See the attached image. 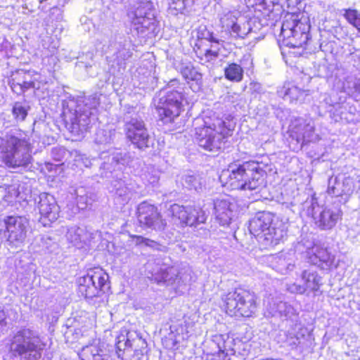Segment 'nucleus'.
I'll return each instance as SVG.
<instances>
[{
	"label": "nucleus",
	"instance_id": "f8f14e48",
	"mask_svg": "<svg viewBox=\"0 0 360 360\" xmlns=\"http://www.w3.org/2000/svg\"><path fill=\"white\" fill-rule=\"evenodd\" d=\"M109 276L103 269L96 267L77 280L78 292L86 299L100 297L109 288Z\"/></svg>",
	"mask_w": 360,
	"mask_h": 360
},
{
	"label": "nucleus",
	"instance_id": "ddd939ff",
	"mask_svg": "<svg viewBox=\"0 0 360 360\" xmlns=\"http://www.w3.org/2000/svg\"><path fill=\"white\" fill-rule=\"evenodd\" d=\"M1 231L11 247H20L25 241L30 221L24 216L6 217L1 224Z\"/></svg>",
	"mask_w": 360,
	"mask_h": 360
},
{
	"label": "nucleus",
	"instance_id": "423d86ee",
	"mask_svg": "<svg viewBox=\"0 0 360 360\" xmlns=\"http://www.w3.org/2000/svg\"><path fill=\"white\" fill-rule=\"evenodd\" d=\"M46 344L38 330L22 328L11 340L10 352L14 357L21 360H39Z\"/></svg>",
	"mask_w": 360,
	"mask_h": 360
},
{
	"label": "nucleus",
	"instance_id": "aec40b11",
	"mask_svg": "<svg viewBox=\"0 0 360 360\" xmlns=\"http://www.w3.org/2000/svg\"><path fill=\"white\" fill-rule=\"evenodd\" d=\"M137 218L140 224L156 231L165 229L167 223L162 218L158 208L146 202H143L137 207Z\"/></svg>",
	"mask_w": 360,
	"mask_h": 360
},
{
	"label": "nucleus",
	"instance_id": "f03ea898",
	"mask_svg": "<svg viewBox=\"0 0 360 360\" xmlns=\"http://www.w3.org/2000/svg\"><path fill=\"white\" fill-rule=\"evenodd\" d=\"M195 139L200 147L209 151H218L234 124L209 112L194 120Z\"/></svg>",
	"mask_w": 360,
	"mask_h": 360
},
{
	"label": "nucleus",
	"instance_id": "cd10ccee",
	"mask_svg": "<svg viewBox=\"0 0 360 360\" xmlns=\"http://www.w3.org/2000/svg\"><path fill=\"white\" fill-rule=\"evenodd\" d=\"M334 87L355 98L360 96V79L354 75H345L342 77H336Z\"/></svg>",
	"mask_w": 360,
	"mask_h": 360
},
{
	"label": "nucleus",
	"instance_id": "412c9836",
	"mask_svg": "<svg viewBox=\"0 0 360 360\" xmlns=\"http://www.w3.org/2000/svg\"><path fill=\"white\" fill-rule=\"evenodd\" d=\"M37 205L40 214L39 222L44 226H50L58 219L60 209L53 195L47 193H41Z\"/></svg>",
	"mask_w": 360,
	"mask_h": 360
},
{
	"label": "nucleus",
	"instance_id": "c9c22d12",
	"mask_svg": "<svg viewBox=\"0 0 360 360\" xmlns=\"http://www.w3.org/2000/svg\"><path fill=\"white\" fill-rule=\"evenodd\" d=\"M213 342L216 343L218 350L226 355L235 353V340L227 335H216L213 337Z\"/></svg>",
	"mask_w": 360,
	"mask_h": 360
},
{
	"label": "nucleus",
	"instance_id": "603ef678",
	"mask_svg": "<svg viewBox=\"0 0 360 360\" xmlns=\"http://www.w3.org/2000/svg\"><path fill=\"white\" fill-rule=\"evenodd\" d=\"M323 102L330 107L340 106V103L337 101V99L332 95H325Z\"/></svg>",
	"mask_w": 360,
	"mask_h": 360
},
{
	"label": "nucleus",
	"instance_id": "13d9d810",
	"mask_svg": "<svg viewBox=\"0 0 360 360\" xmlns=\"http://www.w3.org/2000/svg\"><path fill=\"white\" fill-rule=\"evenodd\" d=\"M124 346L125 347H127V346H131V344H130V341L129 340V338H127V340L125 341V342L124 343Z\"/></svg>",
	"mask_w": 360,
	"mask_h": 360
},
{
	"label": "nucleus",
	"instance_id": "a18cd8bd",
	"mask_svg": "<svg viewBox=\"0 0 360 360\" xmlns=\"http://www.w3.org/2000/svg\"><path fill=\"white\" fill-rule=\"evenodd\" d=\"M134 242L136 245H144L147 247H150L154 250H157L159 251H165L166 247L162 245L157 242L152 240L150 239L144 238L143 236H136L134 237Z\"/></svg>",
	"mask_w": 360,
	"mask_h": 360
},
{
	"label": "nucleus",
	"instance_id": "8fccbe9b",
	"mask_svg": "<svg viewBox=\"0 0 360 360\" xmlns=\"http://www.w3.org/2000/svg\"><path fill=\"white\" fill-rule=\"evenodd\" d=\"M65 154V150L62 148H54L51 150V156L57 162L61 161Z\"/></svg>",
	"mask_w": 360,
	"mask_h": 360
},
{
	"label": "nucleus",
	"instance_id": "ea45409f",
	"mask_svg": "<svg viewBox=\"0 0 360 360\" xmlns=\"http://www.w3.org/2000/svg\"><path fill=\"white\" fill-rule=\"evenodd\" d=\"M115 136V129H100L96 131L95 141L98 144H108L113 141Z\"/></svg>",
	"mask_w": 360,
	"mask_h": 360
},
{
	"label": "nucleus",
	"instance_id": "4be33fe9",
	"mask_svg": "<svg viewBox=\"0 0 360 360\" xmlns=\"http://www.w3.org/2000/svg\"><path fill=\"white\" fill-rule=\"evenodd\" d=\"M237 204L229 196H222L214 200V214L216 221L223 226H228L237 214Z\"/></svg>",
	"mask_w": 360,
	"mask_h": 360
},
{
	"label": "nucleus",
	"instance_id": "c03bdc74",
	"mask_svg": "<svg viewBox=\"0 0 360 360\" xmlns=\"http://www.w3.org/2000/svg\"><path fill=\"white\" fill-rule=\"evenodd\" d=\"M183 186L188 189L198 191L201 188V182L198 176L193 174L185 175L183 179Z\"/></svg>",
	"mask_w": 360,
	"mask_h": 360
},
{
	"label": "nucleus",
	"instance_id": "de8ad7c7",
	"mask_svg": "<svg viewBox=\"0 0 360 360\" xmlns=\"http://www.w3.org/2000/svg\"><path fill=\"white\" fill-rule=\"evenodd\" d=\"M169 9L171 12L176 15L178 13H182L186 8V1L187 0H169Z\"/></svg>",
	"mask_w": 360,
	"mask_h": 360
},
{
	"label": "nucleus",
	"instance_id": "72a5a7b5",
	"mask_svg": "<svg viewBox=\"0 0 360 360\" xmlns=\"http://www.w3.org/2000/svg\"><path fill=\"white\" fill-rule=\"evenodd\" d=\"M130 41L124 40L116 44V52L113 55V61L116 63L119 68L124 69L126 61L132 56Z\"/></svg>",
	"mask_w": 360,
	"mask_h": 360
},
{
	"label": "nucleus",
	"instance_id": "6e6d98bb",
	"mask_svg": "<svg viewBox=\"0 0 360 360\" xmlns=\"http://www.w3.org/2000/svg\"><path fill=\"white\" fill-rule=\"evenodd\" d=\"M250 88L255 91L260 92L262 91L261 84L257 82L250 83Z\"/></svg>",
	"mask_w": 360,
	"mask_h": 360
},
{
	"label": "nucleus",
	"instance_id": "7ed1b4c3",
	"mask_svg": "<svg viewBox=\"0 0 360 360\" xmlns=\"http://www.w3.org/2000/svg\"><path fill=\"white\" fill-rule=\"evenodd\" d=\"M264 174L261 163L248 161L239 165H230L222 171L219 179L225 186L232 190L253 191L263 184Z\"/></svg>",
	"mask_w": 360,
	"mask_h": 360
},
{
	"label": "nucleus",
	"instance_id": "a211bd4d",
	"mask_svg": "<svg viewBox=\"0 0 360 360\" xmlns=\"http://www.w3.org/2000/svg\"><path fill=\"white\" fill-rule=\"evenodd\" d=\"M87 337L85 340V336L82 335L81 340L83 346L79 355L82 360H111L105 342L96 338L94 330H89Z\"/></svg>",
	"mask_w": 360,
	"mask_h": 360
},
{
	"label": "nucleus",
	"instance_id": "864d4df0",
	"mask_svg": "<svg viewBox=\"0 0 360 360\" xmlns=\"http://www.w3.org/2000/svg\"><path fill=\"white\" fill-rule=\"evenodd\" d=\"M86 57L89 58L90 59L89 61H87V62H83V61H79L78 63H77V66L79 68H87L89 67H91L94 64V62H93V53H88L86 54Z\"/></svg>",
	"mask_w": 360,
	"mask_h": 360
},
{
	"label": "nucleus",
	"instance_id": "49530a36",
	"mask_svg": "<svg viewBox=\"0 0 360 360\" xmlns=\"http://www.w3.org/2000/svg\"><path fill=\"white\" fill-rule=\"evenodd\" d=\"M143 179L153 186L158 184L160 179V172L154 167L148 168L143 174Z\"/></svg>",
	"mask_w": 360,
	"mask_h": 360
},
{
	"label": "nucleus",
	"instance_id": "dca6fc26",
	"mask_svg": "<svg viewBox=\"0 0 360 360\" xmlns=\"http://www.w3.org/2000/svg\"><path fill=\"white\" fill-rule=\"evenodd\" d=\"M316 209H319V205L311 202L307 210V214L314 218L316 224L321 229H331L342 218V211L338 205H326L321 207V211L316 215Z\"/></svg>",
	"mask_w": 360,
	"mask_h": 360
},
{
	"label": "nucleus",
	"instance_id": "20e7f679",
	"mask_svg": "<svg viewBox=\"0 0 360 360\" xmlns=\"http://www.w3.org/2000/svg\"><path fill=\"white\" fill-rule=\"evenodd\" d=\"M32 148L26 135L10 134L0 139L1 160L8 168L29 167L33 161Z\"/></svg>",
	"mask_w": 360,
	"mask_h": 360
},
{
	"label": "nucleus",
	"instance_id": "a19ab883",
	"mask_svg": "<svg viewBox=\"0 0 360 360\" xmlns=\"http://www.w3.org/2000/svg\"><path fill=\"white\" fill-rule=\"evenodd\" d=\"M30 107L26 103L16 102L14 103L12 109L13 115L16 122H22L27 115Z\"/></svg>",
	"mask_w": 360,
	"mask_h": 360
},
{
	"label": "nucleus",
	"instance_id": "f257e3e1",
	"mask_svg": "<svg viewBox=\"0 0 360 360\" xmlns=\"http://www.w3.org/2000/svg\"><path fill=\"white\" fill-rule=\"evenodd\" d=\"M98 105L97 94L70 100L66 105L64 103L63 116L67 129L75 135L86 132L98 120Z\"/></svg>",
	"mask_w": 360,
	"mask_h": 360
},
{
	"label": "nucleus",
	"instance_id": "37998d69",
	"mask_svg": "<svg viewBox=\"0 0 360 360\" xmlns=\"http://www.w3.org/2000/svg\"><path fill=\"white\" fill-rule=\"evenodd\" d=\"M71 155L73 158L74 165L76 167L82 169L83 167H90L92 165L91 160L84 154L80 153L77 150L72 151Z\"/></svg>",
	"mask_w": 360,
	"mask_h": 360
},
{
	"label": "nucleus",
	"instance_id": "9d476101",
	"mask_svg": "<svg viewBox=\"0 0 360 360\" xmlns=\"http://www.w3.org/2000/svg\"><path fill=\"white\" fill-rule=\"evenodd\" d=\"M226 312L230 316H251L256 311V297L244 289H236L223 297Z\"/></svg>",
	"mask_w": 360,
	"mask_h": 360
},
{
	"label": "nucleus",
	"instance_id": "e433bc0d",
	"mask_svg": "<svg viewBox=\"0 0 360 360\" xmlns=\"http://www.w3.org/2000/svg\"><path fill=\"white\" fill-rule=\"evenodd\" d=\"M203 29L205 33L202 34V37L215 44V45H212L210 49H207L204 54L205 61L211 62L216 60L219 56V40L214 37L212 32L207 31L205 27H204Z\"/></svg>",
	"mask_w": 360,
	"mask_h": 360
},
{
	"label": "nucleus",
	"instance_id": "5fc2aeb1",
	"mask_svg": "<svg viewBox=\"0 0 360 360\" xmlns=\"http://www.w3.org/2000/svg\"><path fill=\"white\" fill-rule=\"evenodd\" d=\"M8 193L11 194V198H15L20 194L15 186H11L8 188Z\"/></svg>",
	"mask_w": 360,
	"mask_h": 360
},
{
	"label": "nucleus",
	"instance_id": "f704fd0d",
	"mask_svg": "<svg viewBox=\"0 0 360 360\" xmlns=\"http://www.w3.org/2000/svg\"><path fill=\"white\" fill-rule=\"evenodd\" d=\"M280 96L290 102L294 101H302L306 95L305 91L293 85L292 84H285L278 91Z\"/></svg>",
	"mask_w": 360,
	"mask_h": 360
},
{
	"label": "nucleus",
	"instance_id": "58836bf2",
	"mask_svg": "<svg viewBox=\"0 0 360 360\" xmlns=\"http://www.w3.org/2000/svg\"><path fill=\"white\" fill-rule=\"evenodd\" d=\"M77 206L72 210V213H77L79 210L85 209L88 205L91 204V198L87 195L86 191L83 188H79L75 191Z\"/></svg>",
	"mask_w": 360,
	"mask_h": 360
},
{
	"label": "nucleus",
	"instance_id": "f3484780",
	"mask_svg": "<svg viewBox=\"0 0 360 360\" xmlns=\"http://www.w3.org/2000/svg\"><path fill=\"white\" fill-rule=\"evenodd\" d=\"M169 212L174 222L181 225L196 226L204 224L207 219L205 212L202 209L192 205L174 204L170 206Z\"/></svg>",
	"mask_w": 360,
	"mask_h": 360
},
{
	"label": "nucleus",
	"instance_id": "bf43d9fd",
	"mask_svg": "<svg viewBox=\"0 0 360 360\" xmlns=\"http://www.w3.org/2000/svg\"><path fill=\"white\" fill-rule=\"evenodd\" d=\"M51 166H52V165H51V164H49V163H47V164L46 165V169H49V170H51V167H51Z\"/></svg>",
	"mask_w": 360,
	"mask_h": 360
},
{
	"label": "nucleus",
	"instance_id": "680f3d73",
	"mask_svg": "<svg viewBox=\"0 0 360 360\" xmlns=\"http://www.w3.org/2000/svg\"><path fill=\"white\" fill-rule=\"evenodd\" d=\"M357 31H358V33H359V35H360V29H358V30H357Z\"/></svg>",
	"mask_w": 360,
	"mask_h": 360
},
{
	"label": "nucleus",
	"instance_id": "4c0bfd02",
	"mask_svg": "<svg viewBox=\"0 0 360 360\" xmlns=\"http://www.w3.org/2000/svg\"><path fill=\"white\" fill-rule=\"evenodd\" d=\"M225 77L231 82H239L243 77V70L237 63H231L224 70Z\"/></svg>",
	"mask_w": 360,
	"mask_h": 360
},
{
	"label": "nucleus",
	"instance_id": "bb28decb",
	"mask_svg": "<svg viewBox=\"0 0 360 360\" xmlns=\"http://www.w3.org/2000/svg\"><path fill=\"white\" fill-rule=\"evenodd\" d=\"M295 257V251L289 250L276 255H269L268 257V262L274 269L281 274H286L294 269Z\"/></svg>",
	"mask_w": 360,
	"mask_h": 360
},
{
	"label": "nucleus",
	"instance_id": "9b49d317",
	"mask_svg": "<svg viewBox=\"0 0 360 360\" xmlns=\"http://www.w3.org/2000/svg\"><path fill=\"white\" fill-rule=\"evenodd\" d=\"M218 16L221 33L230 39H245L252 31L249 21L238 11L224 8Z\"/></svg>",
	"mask_w": 360,
	"mask_h": 360
},
{
	"label": "nucleus",
	"instance_id": "3c124183",
	"mask_svg": "<svg viewBox=\"0 0 360 360\" xmlns=\"http://www.w3.org/2000/svg\"><path fill=\"white\" fill-rule=\"evenodd\" d=\"M7 330L6 314L4 309H0V335Z\"/></svg>",
	"mask_w": 360,
	"mask_h": 360
},
{
	"label": "nucleus",
	"instance_id": "5701e85b",
	"mask_svg": "<svg viewBox=\"0 0 360 360\" xmlns=\"http://www.w3.org/2000/svg\"><path fill=\"white\" fill-rule=\"evenodd\" d=\"M100 158L104 160L101 169L104 172H101L103 177H108V174H112L120 165H129L131 158L129 153H123L118 150L110 149L108 152L103 151L100 155Z\"/></svg>",
	"mask_w": 360,
	"mask_h": 360
},
{
	"label": "nucleus",
	"instance_id": "c85d7f7f",
	"mask_svg": "<svg viewBox=\"0 0 360 360\" xmlns=\"http://www.w3.org/2000/svg\"><path fill=\"white\" fill-rule=\"evenodd\" d=\"M296 122L294 132L297 134L298 142L301 141L302 144L318 139V136L314 134V123L312 120L300 118Z\"/></svg>",
	"mask_w": 360,
	"mask_h": 360
},
{
	"label": "nucleus",
	"instance_id": "0eeeda50",
	"mask_svg": "<svg viewBox=\"0 0 360 360\" xmlns=\"http://www.w3.org/2000/svg\"><path fill=\"white\" fill-rule=\"evenodd\" d=\"M309 18L304 13L288 14L282 24L279 41L282 46L302 47L309 39Z\"/></svg>",
	"mask_w": 360,
	"mask_h": 360
},
{
	"label": "nucleus",
	"instance_id": "473e14b6",
	"mask_svg": "<svg viewBox=\"0 0 360 360\" xmlns=\"http://www.w3.org/2000/svg\"><path fill=\"white\" fill-rule=\"evenodd\" d=\"M112 185L115 194L122 199L123 202H128L137 192L136 188L138 187L136 184L131 182L126 183L125 181L122 179L112 181Z\"/></svg>",
	"mask_w": 360,
	"mask_h": 360
},
{
	"label": "nucleus",
	"instance_id": "1a4fd4ad",
	"mask_svg": "<svg viewBox=\"0 0 360 360\" xmlns=\"http://www.w3.org/2000/svg\"><path fill=\"white\" fill-rule=\"evenodd\" d=\"M158 106V115L165 123L172 122L179 115L184 102L189 103L184 96V86L176 79L171 80Z\"/></svg>",
	"mask_w": 360,
	"mask_h": 360
},
{
	"label": "nucleus",
	"instance_id": "2eb2a0df",
	"mask_svg": "<svg viewBox=\"0 0 360 360\" xmlns=\"http://www.w3.org/2000/svg\"><path fill=\"white\" fill-rule=\"evenodd\" d=\"M45 83V78L39 72L24 70H19L13 73L9 81L12 91L18 95L31 89H39Z\"/></svg>",
	"mask_w": 360,
	"mask_h": 360
},
{
	"label": "nucleus",
	"instance_id": "a878e982",
	"mask_svg": "<svg viewBox=\"0 0 360 360\" xmlns=\"http://www.w3.org/2000/svg\"><path fill=\"white\" fill-rule=\"evenodd\" d=\"M308 262L323 270H329L335 265V256L318 245H314L307 251Z\"/></svg>",
	"mask_w": 360,
	"mask_h": 360
},
{
	"label": "nucleus",
	"instance_id": "b1692460",
	"mask_svg": "<svg viewBox=\"0 0 360 360\" xmlns=\"http://www.w3.org/2000/svg\"><path fill=\"white\" fill-rule=\"evenodd\" d=\"M301 278L302 285L290 284L288 285V290L292 293L303 294L307 291L316 292L321 285V277L312 269L304 270Z\"/></svg>",
	"mask_w": 360,
	"mask_h": 360
},
{
	"label": "nucleus",
	"instance_id": "4468645a",
	"mask_svg": "<svg viewBox=\"0 0 360 360\" xmlns=\"http://www.w3.org/2000/svg\"><path fill=\"white\" fill-rule=\"evenodd\" d=\"M192 279V270L189 266L160 267L151 275V280L157 283H162L175 288L189 284Z\"/></svg>",
	"mask_w": 360,
	"mask_h": 360
},
{
	"label": "nucleus",
	"instance_id": "4d7b16f0",
	"mask_svg": "<svg viewBox=\"0 0 360 360\" xmlns=\"http://www.w3.org/2000/svg\"><path fill=\"white\" fill-rule=\"evenodd\" d=\"M122 338H123L122 341H124V336H122ZM120 338H121V337H119V341H118V342H117V348H118L120 350L122 349V340H121Z\"/></svg>",
	"mask_w": 360,
	"mask_h": 360
},
{
	"label": "nucleus",
	"instance_id": "052dcab7",
	"mask_svg": "<svg viewBox=\"0 0 360 360\" xmlns=\"http://www.w3.org/2000/svg\"><path fill=\"white\" fill-rule=\"evenodd\" d=\"M188 330H186V335H183V337H182V339H183V340H184V339H187V338H188V335H187V334H188Z\"/></svg>",
	"mask_w": 360,
	"mask_h": 360
},
{
	"label": "nucleus",
	"instance_id": "79ce46f5",
	"mask_svg": "<svg viewBox=\"0 0 360 360\" xmlns=\"http://www.w3.org/2000/svg\"><path fill=\"white\" fill-rule=\"evenodd\" d=\"M343 16L348 23L356 30L360 29V12L359 11L353 8L345 9Z\"/></svg>",
	"mask_w": 360,
	"mask_h": 360
},
{
	"label": "nucleus",
	"instance_id": "2f4dec72",
	"mask_svg": "<svg viewBox=\"0 0 360 360\" xmlns=\"http://www.w3.org/2000/svg\"><path fill=\"white\" fill-rule=\"evenodd\" d=\"M63 232H65L67 240L74 245L86 243L89 239V233L85 227L71 226L63 227Z\"/></svg>",
	"mask_w": 360,
	"mask_h": 360
},
{
	"label": "nucleus",
	"instance_id": "6ab92c4d",
	"mask_svg": "<svg viewBox=\"0 0 360 360\" xmlns=\"http://www.w3.org/2000/svg\"><path fill=\"white\" fill-rule=\"evenodd\" d=\"M127 138L139 149L150 147L153 140L143 121L137 117H131L124 125Z\"/></svg>",
	"mask_w": 360,
	"mask_h": 360
},
{
	"label": "nucleus",
	"instance_id": "c756f323",
	"mask_svg": "<svg viewBox=\"0 0 360 360\" xmlns=\"http://www.w3.org/2000/svg\"><path fill=\"white\" fill-rule=\"evenodd\" d=\"M180 72L184 78L187 81L188 83L190 81L193 82V84H191V89L193 91H198L202 86V77L192 65L190 63H182L180 68Z\"/></svg>",
	"mask_w": 360,
	"mask_h": 360
},
{
	"label": "nucleus",
	"instance_id": "393cba45",
	"mask_svg": "<svg viewBox=\"0 0 360 360\" xmlns=\"http://www.w3.org/2000/svg\"><path fill=\"white\" fill-rule=\"evenodd\" d=\"M353 189L354 182L350 177L340 175L335 177L332 176L328 180V194L341 197L344 202L347 200L348 197L352 193Z\"/></svg>",
	"mask_w": 360,
	"mask_h": 360
},
{
	"label": "nucleus",
	"instance_id": "7c9ffc66",
	"mask_svg": "<svg viewBox=\"0 0 360 360\" xmlns=\"http://www.w3.org/2000/svg\"><path fill=\"white\" fill-rule=\"evenodd\" d=\"M266 307L272 316L279 315L288 319L295 314V309L290 304L278 299L268 300Z\"/></svg>",
	"mask_w": 360,
	"mask_h": 360
},
{
	"label": "nucleus",
	"instance_id": "39448f33",
	"mask_svg": "<svg viewBox=\"0 0 360 360\" xmlns=\"http://www.w3.org/2000/svg\"><path fill=\"white\" fill-rule=\"evenodd\" d=\"M249 230L264 248L274 247L286 235L285 224L270 212L257 213L250 220Z\"/></svg>",
	"mask_w": 360,
	"mask_h": 360
},
{
	"label": "nucleus",
	"instance_id": "09e8293b",
	"mask_svg": "<svg viewBox=\"0 0 360 360\" xmlns=\"http://www.w3.org/2000/svg\"><path fill=\"white\" fill-rule=\"evenodd\" d=\"M307 329L306 328H299V330L295 335V340H293L291 344L298 346L304 344V341L309 338Z\"/></svg>",
	"mask_w": 360,
	"mask_h": 360
},
{
	"label": "nucleus",
	"instance_id": "6e6552de",
	"mask_svg": "<svg viewBox=\"0 0 360 360\" xmlns=\"http://www.w3.org/2000/svg\"><path fill=\"white\" fill-rule=\"evenodd\" d=\"M133 11L129 13L134 28L140 34L148 38L156 36L159 32L158 23L153 12L150 0H131Z\"/></svg>",
	"mask_w": 360,
	"mask_h": 360
}]
</instances>
